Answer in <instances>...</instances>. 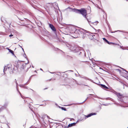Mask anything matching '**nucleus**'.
Masks as SVG:
<instances>
[{
	"label": "nucleus",
	"instance_id": "f257e3e1",
	"mask_svg": "<svg viewBox=\"0 0 128 128\" xmlns=\"http://www.w3.org/2000/svg\"><path fill=\"white\" fill-rule=\"evenodd\" d=\"M72 30L70 32L71 33L73 34L74 38H76L80 36H82V34H83L82 30L86 32H90L89 31H87L82 28H72Z\"/></svg>",
	"mask_w": 128,
	"mask_h": 128
},
{
	"label": "nucleus",
	"instance_id": "f03ea898",
	"mask_svg": "<svg viewBox=\"0 0 128 128\" xmlns=\"http://www.w3.org/2000/svg\"><path fill=\"white\" fill-rule=\"evenodd\" d=\"M73 11L76 13L81 14L84 18H86V11L84 8H82L80 9L74 8Z\"/></svg>",
	"mask_w": 128,
	"mask_h": 128
},
{
	"label": "nucleus",
	"instance_id": "7ed1b4c3",
	"mask_svg": "<svg viewBox=\"0 0 128 128\" xmlns=\"http://www.w3.org/2000/svg\"><path fill=\"white\" fill-rule=\"evenodd\" d=\"M79 50L77 51L76 53V54L82 58H84L86 56V54L85 51L83 50H82V48L80 47Z\"/></svg>",
	"mask_w": 128,
	"mask_h": 128
},
{
	"label": "nucleus",
	"instance_id": "20e7f679",
	"mask_svg": "<svg viewBox=\"0 0 128 128\" xmlns=\"http://www.w3.org/2000/svg\"><path fill=\"white\" fill-rule=\"evenodd\" d=\"M80 47H77V46L74 44H71L70 49L72 52L76 53L77 51L79 50Z\"/></svg>",
	"mask_w": 128,
	"mask_h": 128
},
{
	"label": "nucleus",
	"instance_id": "39448f33",
	"mask_svg": "<svg viewBox=\"0 0 128 128\" xmlns=\"http://www.w3.org/2000/svg\"><path fill=\"white\" fill-rule=\"evenodd\" d=\"M1 20L2 22L5 24V25L7 26L8 29L10 28V25L11 23V22H8L3 17L1 18Z\"/></svg>",
	"mask_w": 128,
	"mask_h": 128
},
{
	"label": "nucleus",
	"instance_id": "423d86ee",
	"mask_svg": "<svg viewBox=\"0 0 128 128\" xmlns=\"http://www.w3.org/2000/svg\"><path fill=\"white\" fill-rule=\"evenodd\" d=\"M93 83H95V84H97L100 87L102 88L105 89H107L110 90H112V88H109L108 87H107L106 86V85H105L104 84H98L94 82H93V81H92Z\"/></svg>",
	"mask_w": 128,
	"mask_h": 128
},
{
	"label": "nucleus",
	"instance_id": "0eeeda50",
	"mask_svg": "<svg viewBox=\"0 0 128 128\" xmlns=\"http://www.w3.org/2000/svg\"><path fill=\"white\" fill-rule=\"evenodd\" d=\"M96 113L95 112H92L90 113L87 115H83V118H84V120H85L87 118L90 117L93 115H96Z\"/></svg>",
	"mask_w": 128,
	"mask_h": 128
},
{
	"label": "nucleus",
	"instance_id": "6e6552de",
	"mask_svg": "<svg viewBox=\"0 0 128 128\" xmlns=\"http://www.w3.org/2000/svg\"><path fill=\"white\" fill-rule=\"evenodd\" d=\"M49 27L50 28L52 31L54 33L56 34V30L53 25L52 24H49Z\"/></svg>",
	"mask_w": 128,
	"mask_h": 128
},
{
	"label": "nucleus",
	"instance_id": "1a4fd4ad",
	"mask_svg": "<svg viewBox=\"0 0 128 128\" xmlns=\"http://www.w3.org/2000/svg\"><path fill=\"white\" fill-rule=\"evenodd\" d=\"M90 32H87L88 33L89 35L91 36L94 39H96L97 37L98 36V34L97 33H92L89 31Z\"/></svg>",
	"mask_w": 128,
	"mask_h": 128
},
{
	"label": "nucleus",
	"instance_id": "9d476101",
	"mask_svg": "<svg viewBox=\"0 0 128 128\" xmlns=\"http://www.w3.org/2000/svg\"><path fill=\"white\" fill-rule=\"evenodd\" d=\"M27 64L22 63L20 67V70H22L24 69L26 66V65Z\"/></svg>",
	"mask_w": 128,
	"mask_h": 128
},
{
	"label": "nucleus",
	"instance_id": "9b49d317",
	"mask_svg": "<svg viewBox=\"0 0 128 128\" xmlns=\"http://www.w3.org/2000/svg\"><path fill=\"white\" fill-rule=\"evenodd\" d=\"M23 61H18V62H17V64L16 66L17 68H20V67L22 64V63L21 62H22Z\"/></svg>",
	"mask_w": 128,
	"mask_h": 128
},
{
	"label": "nucleus",
	"instance_id": "f8f14e48",
	"mask_svg": "<svg viewBox=\"0 0 128 128\" xmlns=\"http://www.w3.org/2000/svg\"><path fill=\"white\" fill-rule=\"evenodd\" d=\"M114 92V94L118 97H123V95L122 94H121L120 93L117 92L114 90H112Z\"/></svg>",
	"mask_w": 128,
	"mask_h": 128
},
{
	"label": "nucleus",
	"instance_id": "ddd939ff",
	"mask_svg": "<svg viewBox=\"0 0 128 128\" xmlns=\"http://www.w3.org/2000/svg\"><path fill=\"white\" fill-rule=\"evenodd\" d=\"M89 98V97H88L86 98L82 102L80 103H76V104H70L68 105V106H71L72 104H82L84 103L88 99V98Z\"/></svg>",
	"mask_w": 128,
	"mask_h": 128
},
{
	"label": "nucleus",
	"instance_id": "4468645a",
	"mask_svg": "<svg viewBox=\"0 0 128 128\" xmlns=\"http://www.w3.org/2000/svg\"><path fill=\"white\" fill-rule=\"evenodd\" d=\"M76 123L75 122H74L70 124H69L68 125L67 127V128H68L69 127H71L73 126H74L76 125Z\"/></svg>",
	"mask_w": 128,
	"mask_h": 128
},
{
	"label": "nucleus",
	"instance_id": "2eb2a0df",
	"mask_svg": "<svg viewBox=\"0 0 128 128\" xmlns=\"http://www.w3.org/2000/svg\"><path fill=\"white\" fill-rule=\"evenodd\" d=\"M9 64L7 65V66H5L4 67V72L5 74L4 71H5V70H5L6 71V70L8 68V69H9L10 68H11V67L9 66Z\"/></svg>",
	"mask_w": 128,
	"mask_h": 128
},
{
	"label": "nucleus",
	"instance_id": "dca6fc26",
	"mask_svg": "<svg viewBox=\"0 0 128 128\" xmlns=\"http://www.w3.org/2000/svg\"><path fill=\"white\" fill-rule=\"evenodd\" d=\"M6 48L9 51V52L11 53L13 56H15L14 53V52L13 50L9 49L8 48Z\"/></svg>",
	"mask_w": 128,
	"mask_h": 128
},
{
	"label": "nucleus",
	"instance_id": "f3484780",
	"mask_svg": "<svg viewBox=\"0 0 128 128\" xmlns=\"http://www.w3.org/2000/svg\"><path fill=\"white\" fill-rule=\"evenodd\" d=\"M83 32V34H82V36H80V37L82 38V37L83 38H85V37L86 36V34H85V33H86V32H84V30H82Z\"/></svg>",
	"mask_w": 128,
	"mask_h": 128
},
{
	"label": "nucleus",
	"instance_id": "a211bd4d",
	"mask_svg": "<svg viewBox=\"0 0 128 128\" xmlns=\"http://www.w3.org/2000/svg\"><path fill=\"white\" fill-rule=\"evenodd\" d=\"M74 72V71L72 70H68V71H66L65 72H59V73L61 74V75L60 76H63L64 77V74L63 75H62V74H61V73H65V72Z\"/></svg>",
	"mask_w": 128,
	"mask_h": 128
},
{
	"label": "nucleus",
	"instance_id": "6ab92c4d",
	"mask_svg": "<svg viewBox=\"0 0 128 128\" xmlns=\"http://www.w3.org/2000/svg\"><path fill=\"white\" fill-rule=\"evenodd\" d=\"M79 76L80 77V78H83L84 79L87 80H88V78L85 76H81L79 74H78Z\"/></svg>",
	"mask_w": 128,
	"mask_h": 128
},
{
	"label": "nucleus",
	"instance_id": "aec40b11",
	"mask_svg": "<svg viewBox=\"0 0 128 128\" xmlns=\"http://www.w3.org/2000/svg\"><path fill=\"white\" fill-rule=\"evenodd\" d=\"M56 35V37H55V38L57 40H58L59 42L60 41V38H58V36L57 32H56V34H55Z\"/></svg>",
	"mask_w": 128,
	"mask_h": 128
},
{
	"label": "nucleus",
	"instance_id": "412c9836",
	"mask_svg": "<svg viewBox=\"0 0 128 128\" xmlns=\"http://www.w3.org/2000/svg\"><path fill=\"white\" fill-rule=\"evenodd\" d=\"M59 107L61 108L62 110L66 111L67 109L66 108L62 107H60V106H59Z\"/></svg>",
	"mask_w": 128,
	"mask_h": 128
},
{
	"label": "nucleus",
	"instance_id": "4be33fe9",
	"mask_svg": "<svg viewBox=\"0 0 128 128\" xmlns=\"http://www.w3.org/2000/svg\"><path fill=\"white\" fill-rule=\"evenodd\" d=\"M8 103L7 102H5L4 103V104L3 105V106H4V107H5L6 108L7 106H8Z\"/></svg>",
	"mask_w": 128,
	"mask_h": 128
},
{
	"label": "nucleus",
	"instance_id": "5701e85b",
	"mask_svg": "<svg viewBox=\"0 0 128 128\" xmlns=\"http://www.w3.org/2000/svg\"><path fill=\"white\" fill-rule=\"evenodd\" d=\"M84 118H83V119H81V118H79V119H78L77 121H76V124L78 122L80 121H84Z\"/></svg>",
	"mask_w": 128,
	"mask_h": 128
},
{
	"label": "nucleus",
	"instance_id": "b1692460",
	"mask_svg": "<svg viewBox=\"0 0 128 128\" xmlns=\"http://www.w3.org/2000/svg\"><path fill=\"white\" fill-rule=\"evenodd\" d=\"M47 115L46 114H44L42 116V117L41 118L43 120H44V118H46V116Z\"/></svg>",
	"mask_w": 128,
	"mask_h": 128
},
{
	"label": "nucleus",
	"instance_id": "393cba45",
	"mask_svg": "<svg viewBox=\"0 0 128 128\" xmlns=\"http://www.w3.org/2000/svg\"><path fill=\"white\" fill-rule=\"evenodd\" d=\"M104 41V42L106 43H107V42H108V40L106 39V38H102Z\"/></svg>",
	"mask_w": 128,
	"mask_h": 128
},
{
	"label": "nucleus",
	"instance_id": "a878e982",
	"mask_svg": "<svg viewBox=\"0 0 128 128\" xmlns=\"http://www.w3.org/2000/svg\"><path fill=\"white\" fill-rule=\"evenodd\" d=\"M28 106H29V108L30 109V110H32V112H34L33 110H32V108L30 107L31 106H30V104H28Z\"/></svg>",
	"mask_w": 128,
	"mask_h": 128
},
{
	"label": "nucleus",
	"instance_id": "bb28decb",
	"mask_svg": "<svg viewBox=\"0 0 128 128\" xmlns=\"http://www.w3.org/2000/svg\"><path fill=\"white\" fill-rule=\"evenodd\" d=\"M86 18L87 20L88 21L89 24L90 25V24H92V22H91L86 17V18Z\"/></svg>",
	"mask_w": 128,
	"mask_h": 128
},
{
	"label": "nucleus",
	"instance_id": "cd10ccee",
	"mask_svg": "<svg viewBox=\"0 0 128 128\" xmlns=\"http://www.w3.org/2000/svg\"><path fill=\"white\" fill-rule=\"evenodd\" d=\"M15 80H16L15 82L16 84V88H18V84L17 82L16 81V79H15Z\"/></svg>",
	"mask_w": 128,
	"mask_h": 128
},
{
	"label": "nucleus",
	"instance_id": "c85d7f7f",
	"mask_svg": "<svg viewBox=\"0 0 128 128\" xmlns=\"http://www.w3.org/2000/svg\"><path fill=\"white\" fill-rule=\"evenodd\" d=\"M2 110H4L6 108L5 107H4V106H2L0 108Z\"/></svg>",
	"mask_w": 128,
	"mask_h": 128
},
{
	"label": "nucleus",
	"instance_id": "c756f323",
	"mask_svg": "<svg viewBox=\"0 0 128 128\" xmlns=\"http://www.w3.org/2000/svg\"><path fill=\"white\" fill-rule=\"evenodd\" d=\"M54 50H60V51H62V50H60V49H59V48H54Z\"/></svg>",
	"mask_w": 128,
	"mask_h": 128
},
{
	"label": "nucleus",
	"instance_id": "7c9ffc66",
	"mask_svg": "<svg viewBox=\"0 0 128 128\" xmlns=\"http://www.w3.org/2000/svg\"><path fill=\"white\" fill-rule=\"evenodd\" d=\"M16 90H17V91H18V92H19V93L20 94V95L21 96V97L22 98H23L22 97V95L21 93L19 91V90H18V88H16Z\"/></svg>",
	"mask_w": 128,
	"mask_h": 128
},
{
	"label": "nucleus",
	"instance_id": "2f4dec72",
	"mask_svg": "<svg viewBox=\"0 0 128 128\" xmlns=\"http://www.w3.org/2000/svg\"><path fill=\"white\" fill-rule=\"evenodd\" d=\"M106 100H110L111 101H112V100H113V99L112 98H106Z\"/></svg>",
	"mask_w": 128,
	"mask_h": 128
},
{
	"label": "nucleus",
	"instance_id": "473e14b6",
	"mask_svg": "<svg viewBox=\"0 0 128 128\" xmlns=\"http://www.w3.org/2000/svg\"><path fill=\"white\" fill-rule=\"evenodd\" d=\"M66 46H67L69 48V49H70L71 45H70L69 44H67L66 45Z\"/></svg>",
	"mask_w": 128,
	"mask_h": 128
},
{
	"label": "nucleus",
	"instance_id": "72a5a7b5",
	"mask_svg": "<svg viewBox=\"0 0 128 128\" xmlns=\"http://www.w3.org/2000/svg\"><path fill=\"white\" fill-rule=\"evenodd\" d=\"M76 84H78V85H83L82 83H78L77 82H76Z\"/></svg>",
	"mask_w": 128,
	"mask_h": 128
},
{
	"label": "nucleus",
	"instance_id": "f704fd0d",
	"mask_svg": "<svg viewBox=\"0 0 128 128\" xmlns=\"http://www.w3.org/2000/svg\"><path fill=\"white\" fill-rule=\"evenodd\" d=\"M112 44L114 45H117L118 46H119V44H116V43H115L114 42H112Z\"/></svg>",
	"mask_w": 128,
	"mask_h": 128
},
{
	"label": "nucleus",
	"instance_id": "c9c22d12",
	"mask_svg": "<svg viewBox=\"0 0 128 128\" xmlns=\"http://www.w3.org/2000/svg\"><path fill=\"white\" fill-rule=\"evenodd\" d=\"M19 86L20 87H24V84H20L19 85Z\"/></svg>",
	"mask_w": 128,
	"mask_h": 128
},
{
	"label": "nucleus",
	"instance_id": "e433bc0d",
	"mask_svg": "<svg viewBox=\"0 0 128 128\" xmlns=\"http://www.w3.org/2000/svg\"><path fill=\"white\" fill-rule=\"evenodd\" d=\"M121 68L122 69V70H124V71H125V72H126L128 74V72L127 71H126V70H125L123 68Z\"/></svg>",
	"mask_w": 128,
	"mask_h": 128
},
{
	"label": "nucleus",
	"instance_id": "4c0bfd02",
	"mask_svg": "<svg viewBox=\"0 0 128 128\" xmlns=\"http://www.w3.org/2000/svg\"><path fill=\"white\" fill-rule=\"evenodd\" d=\"M14 36V34H12V32H11V34L9 36L10 37H12Z\"/></svg>",
	"mask_w": 128,
	"mask_h": 128
},
{
	"label": "nucleus",
	"instance_id": "58836bf2",
	"mask_svg": "<svg viewBox=\"0 0 128 128\" xmlns=\"http://www.w3.org/2000/svg\"><path fill=\"white\" fill-rule=\"evenodd\" d=\"M29 83V82H28V81L26 83L24 84V86L25 85H28Z\"/></svg>",
	"mask_w": 128,
	"mask_h": 128
},
{
	"label": "nucleus",
	"instance_id": "ea45409f",
	"mask_svg": "<svg viewBox=\"0 0 128 128\" xmlns=\"http://www.w3.org/2000/svg\"><path fill=\"white\" fill-rule=\"evenodd\" d=\"M112 42H110L108 41V42H107V43L108 44H109L110 45V44H112Z\"/></svg>",
	"mask_w": 128,
	"mask_h": 128
},
{
	"label": "nucleus",
	"instance_id": "a19ab883",
	"mask_svg": "<svg viewBox=\"0 0 128 128\" xmlns=\"http://www.w3.org/2000/svg\"><path fill=\"white\" fill-rule=\"evenodd\" d=\"M33 76V75L32 76H31L30 78L28 80V82H30V79H31V77L32 76Z\"/></svg>",
	"mask_w": 128,
	"mask_h": 128
},
{
	"label": "nucleus",
	"instance_id": "79ce46f5",
	"mask_svg": "<svg viewBox=\"0 0 128 128\" xmlns=\"http://www.w3.org/2000/svg\"><path fill=\"white\" fill-rule=\"evenodd\" d=\"M23 88H25V89H28V87L27 86H24L23 87Z\"/></svg>",
	"mask_w": 128,
	"mask_h": 128
},
{
	"label": "nucleus",
	"instance_id": "37998d69",
	"mask_svg": "<svg viewBox=\"0 0 128 128\" xmlns=\"http://www.w3.org/2000/svg\"><path fill=\"white\" fill-rule=\"evenodd\" d=\"M31 67V66H30V67H29L28 68H27V69H26V72H27V71H28V70L29 69V68L30 67Z\"/></svg>",
	"mask_w": 128,
	"mask_h": 128
},
{
	"label": "nucleus",
	"instance_id": "c03bdc74",
	"mask_svg": "<svg viewBox=\"0 0 128 128\" xmlns=\"http://www.w3.org/2000/svg\"><path fill=\"white\" fill-rule=\"evenodd\" d=\"M24 56L25 58H26V54H25V53H24Z\"/></svg>",
	"mask_w": 128,
	"mask_h": 128
},
{
	"label": "nucleus",
	"instance_id": "a18cd8bd",
	"mask_svg": "<svg viewBox=\"0 0 128 128\" xmlns=\"http://www.w3.org/2000/svg\"><path fill=\"white\" fill-rule=\"evenodd\" d=\"M116 70L119 72H121V70L119 69H117Z\"/></svg>",
	"mask_w": 128,
	"mask_h": 128
},
{
	"label": "nucleus",
	"instance_id": "49530a36",
	"mask_svg": "<svg viewBox=\"0 0 128 128\" xmlns=\"http://www.w3.org/2000/svg\"><path fill=\"white\" fill-rule=\"evenodd\" d=\"M117 31L121 32V31H120V30H117V31H115L114 32H112V33H114V32H117Z\"/></svg>",
	"mask_w": 128,
	"mask_h": 128
},
{
	"label": "nucleus",
	"instance_id": "de8ad7c7",
	"mask_svg": "<svg viewBox=\"0 0 128 128\" xmlns=\"http://www.w3.org/2000/svg\"><path fill=\"white\" fill-rule=\"evenodd\" d=\"M20 11H18V10L17 11V13L18 14H19V13H20Z\"/></svg>",
	"mask_w": 128,
	"mask_h": 128
},
{
	"label": "nucleus",
	"instance_id": "09e8293b",
	"mask_svg": "<svg viewBox=\"0 0 128 128\" xmlns=\"http://www.w3.org/2000/svg\"><path fill=\"white\" fill-rule=\"evenodd\" d=\"M23 14V13L22 12H20V13H19V14H20L21 15H22Z\"/></svg>",
	"mask_w": 128,
	"mask_h": 128
},
{
	"label": "nucleus",
	"instance_id": "8fccbe9b",
	"mask_svg": "<svg viewBox=\"0 0 128 128\" xmlns=\"http://www.w3.org/2000/svg\"><path fill=\"white\" fill-rule=\"evenodd\" d=\"M103 105L105 106H108V104H102Z\"/></svg>",
	"mask_w": 128,
	"mask_h": 128
},
{
	"label": "nucleus",
	"instance_id": "3c124183",
	"mask_svg": "<svg viewBox=\"0 0 128 128\" xmlns=\"http://www.w3.org/2000/svg\"><path fill=\"white\" fill-rule=\"evenodd\" d=\"M26 59L27 60H28V63H27L26 64H28L29 63V61L28 60V59L27 58H26Z\"/></svg>",
	"mask_w": 128,
	"mask_h": 128
},
{
	"label": "nucleus",
	"instance_id": "603ef678",
	"mask_svg": "<svg viewBox=\"0 0 128 128\" xmlns=\"http://www.w3.org/2000/svg\"><path fill=\"white\" fill-rule=\"evenodd\" d=\"M98 96H94L93 97H94V98H98Z\"/></svg>",
	"mask_w": 128,
	"mask_h": 128
},
{
	"label": "nucleus",
	"instance_id": "864d4df0",
	"mask_svg": "<svg viewBox=\"0 0 128 128\" xmlns=\"http://www.w3.org/2000/svg\"><path fill=\"white\" fill-rule=\"evenodd\" d=\"M89 95L93 96L94 95V94H89L87 96H88Z\"/></svg>",
	"mask_w": 128,
	"mask_h": 128
},
{
	"label": "nucleus",
	"instance_id": "5fc2aeb1",
	"mask_svg": "<svg viewBox=\"0 0 128 128\" xmlns=\"http://www.w3.org/2000/svg\"><path fill=\"white\" fill-rule=\"evenodd\" d=\"M46 116L48 118H50V117L49 116H48L47 115Z\"/></svg>",
	"mask_w": 128,
	"mask_h": 128
},
{
	"label": "nucleus",
	"instance_id": "6e6d98bb",
	"mask_svg": "<svg viewBox=\"0 0 128 128\" xmlns=\"http://www.w3.org/2000/svg\"><path fill=\"white\" fill-rule=\"evenodd\" d=\"M2 110L0 108V112H2Z\"/></svg>",
	"mask_w": 128,
	"mask_h": 128
},
{
	"label": "nucleus",
	"instance_id": "4d7b16f0",
	"mask_svg": "<svg viewBox=\"0 0 128 128\" xmlns=\"http://www.w3.org/2000/svg\"><path fill=\"white\" fill-rule=\"evenodd\" d=\"M87 52H88V53L89 52H90V51L89 50H88L87 51Z\"/></svg>",
	"mask_w": 128,
	"mask_h": 128
},
{
	"label": "nucleus",
	"instance_id": "13d9d810",
	"mask_svg": "<svg viewBox=\"0 0 128 128\" xmlns=\"http://www.w3.org/2000/svg\"><path fill=\"white\" fill-rule=\"evenodd\" d=\"M82 118H81V119H82L83 118V117H84L83 116V115L82 116Z\"/></svg>",
	"mask_w": 128,
	"mask_h": 128
},
{
	"label": "nucleus",
	"instance_id": "bf43d9fd",
	"mask_svg": "<svg viewBox=\"0 0 128 128\" xmlns=\"http://www.w3.org/2000/svg\"><path fill=\"white\" fill-rule=\"evenodd\" d=\"M53 10H54V11L55 12H56V10H55V8H54V7L53 8Z\"/></svg>",
	"mask_w": 128,
	"mask_h": 128
},
{
	"label": "nucleus",
	"instance_id": "052dcab7",
	"mask_svg": "<svg viewBox=\"0 0 128 128\" xmlns=\"http://www.w3.org/2000/svg\"><path fill=\"white\" fill-rule=\"evenodd\" d=\"M13 73V71H11L10 72V73Z\"/></svg>",
	"mask_w": 128,
	"mask_h": 128
},
{
	"label": "nucleus",
	"instance_id": "680f3d73",
	"mask_svg": "<svg viewBox=\"0 0 128 128\" xmlns=\"http://www.w3.org/2000/svg\"><path fill=\"white\" fill-rule=\"evenodd\" d=\"M98 98H99V99H102L101 98H100L99 97H98Z\"/></svg>",
	"mask_w": 128,
	"mask_h": 128
},
{
	"label": "nucleus",
	"instance_id": "e2e57ef3",
	"mask_svg": "<svg viewBox=\"0 0 128 128\" xmlns=\"http://www.w3.org/2000/svg\"><path fill=\"white\" fill-rule=\"evenodd\" d=\"M50 72V73L52 74H54V72Z\"/></svg>",
	"mask_w": 128,
	"mask_h": 128
},
{
	"label": "nucleus",
	"instance_id": "0e129e2a",
	"mask_svg": "<svg viewBox=\"0 0 128 128\" xmlns=\"http://www.w3.org/2000/svg\"><path fill=\"white\" fill-rule=\"evenodd\" d=\"M102 80H104V82H105L106 81V80L104 78H102Z\"/></svg>",
	"mask_w": 128,
	"mask_h": 128
},
{
	"label": "nucleus",
	"instance_id": "69168bd1",
	"mask_svg": "<svg viewBox=\"0 0 128 128\" xmlns=\"http://www.w3.org/2000/svg\"><path fill=\"white\" fill-rule=\"evenodd\" d=\"M22 50L24 52V49L22 48Z\"/></svg>",
	"mask_w": 128,
	"mask_h": 128
},
{
	"label": "nucleus",
	"instance_id": "338daca9",
	"mask_svg": "<svg viewBox=\"0 0 128 128\" xmlns=\"http://www.w3.org/2000/svg\"><path fill=\"white\" fill-rule=\"evenodd\" d=\"M120 47L122 49V50H124V48H122V46H120Z\"/></svg>",
	"mask_w": 128,
	"mask_h": 128
},
{
	"label": "nucleus",
	"instance_id": "774afa93",
	"mask_svg": "<svg viewBox=\"0 0 128 128\" xmlns=\"http://www.w3.org/2000/svg\"><path fill=\"white\" fill-rule=\"evenodd\" d=\"M40 70H42V71H43V70H42V69L41 68H40Z\"/></svg>",
	"mask_w": 128,
	"mask_h": 128
}]
</instances>
